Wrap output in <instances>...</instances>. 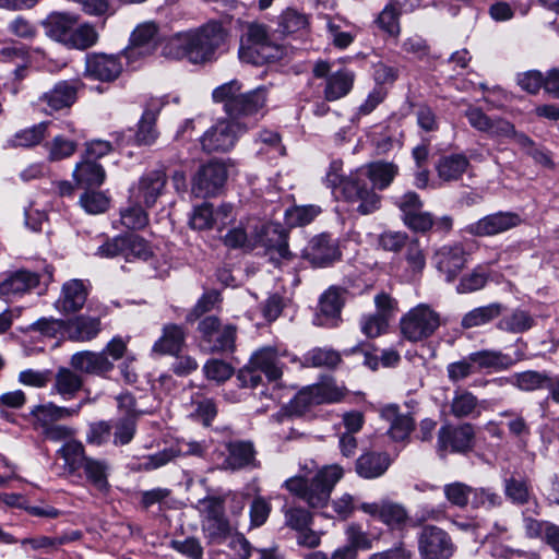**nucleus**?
<instances>
[{
    "mask_svg": "<svg viewBox=\"0 0 559 559\" xmlns=\"http://www.w3.org/2000/svg\"><path fill=\"white\" fill-rule=\"evenodd\" d=\"M226 36L221 23L210 22L197 29L174 35L164 46L163 53L171 59L187 58L192 63H204L215 59Z\"/></svg>",
    "mask_w": 559,
    "mask_h": 559,
    "instance_id": "obj_1",
    "label": "nucleus"
},
{
    "mask_svg": "<svg viewBox=\"0 0 559 559\" xmlns=\"http://www.w3.org/2000/svg\"><path fill=\"white\" fill-rule=\"evenodd\" d=\"M344 469L337 464L326 465L314 476L295 475L287 478L282 487L290 495L304 501L309 508H324L331 498L335 485L343 478Z\"/></svg>",
    "mask_w": 559,
    "mask_h": 559,
    "instance_id": "obj_2",
    "label": "nucleus"
},
{
    "mask_svg": "<svg viewBox=\"0 0 559 559\" xmlns=\"http://www.w3.org/2000/svg\"><path fill=\"white\" fill-rule=\"evenodd\" d=\"M343 163L341 160H333L330 164L329 170L325 176V183L333 191H340L345 201L349 203H357V212L361 215L373 213L380 207L381 198L372 189H369L367 183H361V173L358 170L344 176Z\"/></svg>",
    "mask_w": 559,
    "mask_h": 559,
    "instance_id": "obj_3",
    "label": "nucleus"
},
{
    "mask_svg": "<svg viewBox=\"0 0 559 559\" xmlns=\"http://www.w3.org/2000/svg\"><path fill=\"white\" fill-rule=\"evenodd\" d=\"M57 454L64 461V468L70 475L84 476L85 480L100 492L109 490L108 462L86 455L82 442L69 441L57 451Z\"/></svg>",
    "mask_w": 559,
    "mask_h": 559,
    "instance_id": "obj_4",
    "label": "nucleus"
},
{
    "mask_svg": "<svg viewBox=\"0 0 559 559\" xmlns=\"http://www.w3.org/2000/svg\"><path fill=\"white\" fill-rule=\"evenodd\" d=\"M282 56V49L272 41L265 25L251 23L241 40L239 58L247 63L263 66L276 61Z\"/></svg>",
    "mask_w": 559,
    "mask_h": 559,
    "instance_id": "obj_5",
    "label": "nucleus"
},
{
    "mask_svg": "<svg viewBox=\"0 0 559 559\" xmlns=\"http://www.w3.org/2000/svg\"><path fill=\"white\" fill-rule=\"evenodd\" d=\"M401 331L411 342H419L430 337L440 326V314L429 305L419 304L401 319Z\"/></svg>",
    "mask_w": 559,
    "mask_h": 559,
    "instance_id": "obj_6",
    "label": "nucleus"
},
{
    "mask_svg": "<svg viewBox=\"0 0 559 559\" xmlns=\"http://www.w3.org/2000/svg\"><path fill=\"white\" fill-rule=\"evenodd\" d=\"M253 123H247L231 118L222 119L211 127L201 138V145L205 152H227L233 148L242 134Z\"/></svg>",
    "mask_w": 559,
    "mask_h": 559,
    "instance_id": "obj_7",
    "label": "nucleus"
},
{
    "mask_svg": "<svg viewBox=\"0 0 559 559\" xmlns=\"http://www.w3.org/2000/svg\"><path fill=\"white\" fill-rule=\"evenodd\" d=\"M418 549L423 559H449L453 555L454 545L445 531L427 525L419 534Z\"/></svg>",
    "mask_w": 559,
    "mask_h": 559,
    "instance_id": "obj_8",
    "label": "nucleus"
},
{
    "mask_svg": "<svg viewBox=\"0 0 559 559\" xmlns=\"http://www.w3.org/2000/svg\"><path fill=\"white\" fill-rule=\"evenodd\" d=\"M227 167L224 163L211 160L197 173L192 182V192L198 198L215 195L227 179Z\"/></svg>",
    "mask_w": 559,
    "mask_h": 559,
    "instance_id": "obj_9",
    "label": "nucleus"
},
{
    "mask_svg": "<svg viewBox=\"0 0 559 559\" xmlns=\"http://www.w3.org/2000/svg\"><path fill=\"white\" fill-rule=\"evenodd\" d=\"M88 295V282L69 280L62 284L60 294L52 305L53 309L62 316L78 313L85 306Z\"/></svg>",
    "mask_w": 559,
    "mask_h": 559,
    "instance_id": "obj_10",
    "label": "nucleus"
},
{
    "mask_svg": "<svg viewBox=\"0 0 559 559\" xmlns=\"http://www.w3.org/2000/svg\"><path fill=\"white\" fill-rule=\"evenodd\" d=\"M158 26L154 22H144L135 27L130 36V44L123 50L129 63L151 56L157 47Z\"/></svg>",
    "mask_w": 559,
    "mask_h": 559,
    "instance_id": "obj_11",
    "label": "nucleus"
},
{
    "mask_svg": "<svg viewBox=\"0 0 559 559\" xmlns=\"http://www.w3.org/2000/svg\"><path fill=\"white\" fill-rule=\"evenodd\" d=\"M267 100V88L259 86L247 93H240L236 103L229 104V118L247 123H255L252 120L257 115H264V108Z\"/></svg>",
    "mask_w": 559,
    "mask_h": 559,
    "instance_id": "obj_12",
    "label": "nucleus"
},
{
    "mask_svg": "<svg viewBox=\"0 0 559 559\" xmlns=\"http://www.w3.org/2000/svg\"><path fill=\"white\" fill-rule=\"evenodd\" d=\"M40 276L38 273L20 269L4 273L0 281V296L7 301H14L38 287Z\"/></svg>",
    "mask_w": 559,
    "mask_h": 559,
    "instance_id": "obj_13",
    "label": "nucleus"
},
{
    "mask_svg": "<svg viewBox=\"0 0 559 559\" xmlns=\"http://www.w3.org/2000/svg\"><path fill=\"white\" fill-rule=\"evenodd\" d=\"M467 252L461 243H449L438 248L432 257V263L445 281L453 282L467 263Z\"/></svg>",
    "mask_w": 559,
    "mask_h": 559,
    "instance_id": "obj_14",
    "label": "nucleus"
},
{
    "mask_svg": "<svg viewBox=\"0 0 559 559\" xmlns=\"http://www.w3.org/2000/svg\"><path fill=\"white\" fill-rule=\"evenodd\" d=\"M166 183L167 176L163 170H148L130 189L131 198L142 203L145 207H152L164 193Z\"/></svg>",
    "mask_w": 559,
    "mask_h": 559,
    "instance_id": "obj_15",
    "label": "nucleus"
},
{
    "mask_svg": "<svg viewBox=\"0 0 559 559\" xmlns=\"http://www.w3.org/2000/svg\"><path fill=\"white\" fill-rule=\"evenodd\" d=\"M521 223L520 215L514 212H497L471 224L467 231L478 237L495 236L518 227Z\"/></svg>",
    "mask_w": 559,
    "mask_h": 559,
    "instance_id": "obj_16",
    "label": "nucleus"
},
{
    "mask_svg": "<svg viewBox=\"0 0 559 559\" xmlns=\"http://www.w3.org/2000/svg\"><path fill=\"white\" fill-rule=\"evenodd\" d=\"M360 510L391 528H401L408 520L406 509L401 503L391 500L365 502L360 504Z\"/></svg>",
    "mask_w": 559,
    "mask_h": 559,
    "instance_id": "obj_17",
    "label": "nucleus"
},
{
    "mask_svg": "<svg viewBox=\"0 0 559 559\" xmlns=\"http://www.w3.org/2000/svg\"><path fill=\"white\" fill-rule=\"evenodd\" d=\"M474 436V427L468 423L457 427L442 426L438 432V444L442 450L465 452L472 448Z\"/></svg>",
    "mask_w": 559,
    "mask_h": 559,
    "instance_id": "obj_18",
    "label": "nucleus"
},
{
    "mask_svg": "<svg viewBox=\"0 0 559 559\" xmlns=\"http://www.w3.org/2000/svg\"><path fill=\"white\" fill-rule=\"evenodd\" d=\"M304 257L313 265L324 267L340 258L334 240L326 234L313 237L304 250Z\"/></svg>",
    "mask_w": 559,
    "mask_h": 559,
    "instance_id": "obj_19",
    "label": "nucleus"
},
{
    "mask_svg": "<svg viewBox=\"0 0 559 559\" xmlns=\"http://www.w3.org/2000/svg\"><path fill=\"white\" fill-rule=\"evenodd\" d=\"M70 364L74 370L95 376H105L114 369V362L102 352H78Z\"/></svg>",
    "mask_w": 559,
    "mask_h": 559,
    "instance_id": "obj_20",
    "label": "nucleus"
},
{
    "mask_svg": "<svg viewBox=\"0 0 559 559\" xmlns=\"http://www.w3.org/2000/svg\"><path fill=\"white\" fill-rule=\"evenodd\" d=\"M122 71L119 58L114 55L94 53L86 59V73L99 81L116 80Z\"/></svg>",
    "mask_w": 559,
    "mask_h": 559,
    "instance_id": "obj_21",
    "label": "nucleus"
},
{
    "mask_svg": "<svg viewBox=\"0 0 559 559\" xmlns=\"http://www.w3.org/2000/svg\"><path fill=\"white\" fill-rule=\"evenodd\" d=\"M357 170L361 173V183H366L365 178H368L374 192V189L384 190L392 183L399 174V166L392 162L377 160Z\"/></svg>",
    "mask_w": 559,
    "mask_h": 559,
    "instance_id": "obj_22",
    "label": "nucleus"
},
{
    "mask_svg": "<svg viewBox=\"0 0 559 559\" xmlns=\"http://www.w3.org/2000/svg\"><path fill=\"white\" fill-rule=\"evenodd\" d=\"M391 459L385 452L366 451L355 462V471L364 479L379 478L388 471Z\"/></svg>",
    "mask_w": 559,
    "mask_h": 559,
    "instance_id": "obj_23",
    "label": "nucleus"
},
{
    "mask_svg": "<svg viewBox=\"0 0 559 559\" xmlns=\"http://www.w3.org/2000/svg\"><path fill=\"white\" fill-rule=\"evenodd\" d=\"M343 304L342 292L335 287L329 288L320 298L316 323L322 326H334L340 318Z\"/></svg>",
    "mask_w": 559,
    "mask_h": 559,
    "instance_id": "obj_24",
    "label": "nucleus"
},
{
    "mask_svg": "<svg viewBox=\"0 0 559 559\" xmlns=\"http://www.w3.org/2000/svg\"><path fill=\"white\" fill-rule=\"evenodd\" d=\"M66 324V334L69 340L75 342L92 341L102 330L99 318L84 314L68 319Z\"/></svg>",
    "mask_w": 559,
    "mask_h": 559,
    "instance_id": "obj_25",
    "label": "nucleus"
},
{
    "mask_svg": "<svg viewBox=\"0 0 559 559\" xmlns=\"http://www.w3.org/2000/svg\"><path fill=\"white\" fill-rule=\"evenodd\" d=\"M78 16L68 13H51L43 22L47 36L56 41L68 45Z\"/></svg>",
    "mask_w": 559,
    "mask_h": 559,
    "instance_id": "obj_26",
    "label": "nucleus"
},
{
    "mask_svg": "<svg viewBox=\"0 0 559 559\" xmlns=\"http://www.w3.org/2000/svg\"><path fill=\"white\" fill-rule=\"evenodd\" d=\"M355 74L348 69H340L332 72L325 80L324 99L326 102L338 100L349 94L354 86Z\"/></svg>",
    "mask_w": 559,
    "mask_h": 559,
    "instance_id": "obj_27",
    "label": "nucleus"
},
{
    "mask_svg": "<svg viewBox=\"0 0 559 559\" xmlns=\"http://www.w3.org/2000/svg\"><path fill=\"white\" fill-rule=\"evenodd\" d=\"M227 450L228 456L225 459L222 468L236 471L248 466H257L252 443L246 441L230 442Z\"/></svg>",
    "mask_w": 559,
    "mask_h": 559,
    "instance_id": "obj_28",
    "label": "nucleus"
},
{
    "mask_svg": "<svg viewBox=\"0 0 559 559\" xmlns=\"http://www.w3.org/2000/svg\"><path fill=\"white\" fill-rule=\"evenodd\" d=\"M449 414L455 418L476 417L480 415L479 401L471 391L457 388L449 402Z\"/></svg>",
    "mask_w": 559,
    "mask_h": 559,
    "instance_id": "obj_29",
    "label": "nucleus"
},
{
    "mask_svg": "<svg viewBox=\"0 0 559 559\" xmlns=\"http://www.w3.org/2000/svg\"><path fill=\"white\" fill-rule=\"evenodd\" d=\"M73 178L79 187H100L106 178L105 169L96 160L83 158L73 169Z\"/></svg>",
    "mask_w": 559,
    "mask_h": 559,
    "instance_id": "obj_30",
    "label": "nucleus"
},
{
    "mask_svg": "<svg viewBox=\"0 0 559 559\" xmlns=\"http://www.w3.org/2000/svg\"><path fill=\"white\" fill-rule=\"evenodd\" d=\"M186 342V332L178 324H166L162 336L155 342L153 350L163 355H178Z\"/></svg>",
    "mask_w": 559,
    "mask_h": 559,
    "instance_id": "obj_31",
    "label": "nucleus"
},
{
    "mask_svg": "<svg viewBox=\"0 0 559 559\" xmlns=\"http://www.w3.org/2000/svg\"><path fill=\"white\" fill-rule=\"evenodd\" d=\"M381 417L390 425L388 433L395 441L405 440L413 430L414 421L412 417L400 414L399 408L394 405L382 408Z\"/></svg>",
    "mask_w": 559,
    "mask_h": 559,
    "instance_id": "obj_32",
    "label": "nucleus"
},
{
    "mask_svg": "<svg viewBox=\"0 0 559 559\" xmlns=\"http://www.w3.org/2000/svg\"><path fill=\"white\" fill-rule=\"evenodd\" d=\"M278 356L280 354L276 348L265 347L255 352L251 356L249 364L264 373L270 381H276L283 374Z\"/></svg>",
    "mask_w": 559,
    "mask_h": 559,
    "instance_id": "obj_33",
    "label": "nucleus"
},
{
    "mask_svg": "<svg viewBox=\"0 0 559 559\" xmlns=\"http://www.w3.org/2000/svg\"><path fill=\"white\" fill-rule=\"evenodd\" d=\"M76 92L75 82L61 81L51 91L45 93L41 100L46 102L52 110H60L74 104Z\"/></svg>",
    "mask_w": 559,
    "mask_h": 559,
    "instance_id": "obj_34",
    "label": "nucleus"
},
{
    "mask_svg": "<svg viewBox=\"0 0 559 559\" xmlns=\"http://www.w3.org/2000/svg\"><path fill=\"white\" fill-rule=\"evenodd\" d=\"M83 402L79 403L75 407H62L57 406L53 403H47L45 405L34 406L29 415L35 418L37 424H56V421L76 416Z\"/></svg>",
    "mask_w": 559,
    "mask_h": 559,
    "instance_id": "obj_35",
    "label": "nucleus"
},
{
    "mask_svg": "<svg viewBox=\"0 0 559 559\" xmlns=\"http://www.w3.org/2000/svg\"><path fill=\"white\" fill-rule=\"evenodd\" d=\"M469 359L476 372L483 369L493 371L504 370L513 365V359L499 350L484 349L474 352L469 354Z\"/></svg>",
    "mask_w": 559,
    "mask_h": 559,
    "instance_id": "obj_36",
    "label": "nucleus"
},
{
    "mask_svg": "<svg viewBox=\"0 0 559 559\" xmlns=\"http://www.w3.org/2000/svg\"><path fill=\"white\" fill-rule=\"evenodd\" d=\"M469 160L464 154H450L442 156L436 166L438 177L443 181L459 180L467 170Z\"/></svg>",
    "mask_w": 559,
    "mask_h": 559,
    "instance_id": "obj_37",
    "label": "nucleus"
},
{
    "mask_svg": "<svg viewBox=\"0 0 559 559\" xmlns=\"http://www.w3.org/2000/svg\"><path fill=\"white\" fill-rule=\"evenodd\" d=\"M83 379L69 368H59L55 377L53 390L63 400H71L82 389Z\"/></svg>",
    "mask_w": 559,
    "mask_h": 559,
    "instance_id": "obj_38",
    "label": "nucleus"
},
{
    "mask_svg": "<svg viewBox=\"0 0 559 559\" xmlns=\"http://www.w3.org/2000/svg\"><path fill=\"white\" fill-rule=\"evenodd\" d=\"M274 237L267 239L270 260L278 267L293 260L294 254L288 250L287 234L284 229L272 228Z\"/></svg>",
    "mask_w": 559,
    "mask_h": 559,
    "instance_id": "obj_39",
    "label": "nucleus"
},
{
    "mask_svg": "<svg viewBox=\"0 0 559 559\" xmlns=\"http://www.w3.org/2000/svg\"><path fill=\"white\" fill-rule=\"evenodd\" d=\"M158 110L146 109L134 133V142L138 145H152L157 140L159 132L156 128Z\"/></svg>",
    "mask_w": 559,
    "mask_h": 559,
    "instance_id": "obj_40",
    "label": "nucleus"
},
{
    "mask_svg": "<svg viewBox=\"0 0 559 559\" xmlns=\"http://www.w3.org/2000/svg\"><path fill=\"white\" fill-rule=\"evenodd\" d=\"M341 360V354L337 350L328 347H316L306 353L301 365L307 368H335Z\"/></svg>",
    "mask_w": 559,
    "mask_h": 559,
    "instance_id": "obj_41",
    "label": "nucleus"
},
{
    "mask_svg": "<svg viewBox=\"0 0 559 559\" xmlns=\"http://www.w3.org/2000/svg\"><path fill=\"white\" fill-rule=\"evenodd\" d=\"M503 489L506 497L514 504H526L533 497L531 484L523 477L511 476L506 478Z\"/></svg>",
    "mask_w": 559,
    "mask_h": 559,
    "instance_id": "obj_42",
    "label": "nucleus"
},
{
    "mask_svg": "<svg viewBox=\"0 0 559 559\" xmlns=\"http://www.w3.org/2000/svg\"><path fill=\"white\" fill-rule=\"evenodd\" d=\"M309 25V16L297 9L287 8L280 15L278 26L283 34H304Z\"/></svg>",
    "mask_w": 559,
    "mask_h": 559,
    "instance_id": "obj_43",
    "label": "nucleus"
},
{
    "mask_svg": "<svg viewBox=\"0 0 559 559\" xmlns=\"http://www.w3.org/2000/svg\"><path fill=\"white\" fill-rule=\"evenodd\" d=\"M202 527L205 537L211 544H222L230 536L233 530L238 528V523L236 521L230 522L226 518L212 521H203Z\"/></svg>",
    "mask_w": 559,
    "mask_h": 559,
    "instance_id": "obj_44",
    "label": "nucleus"
},
{
    "mask_svg": "<svg viewBox=\"0 0 559 559\" xmlns=\"http://www.w3.org/2000/svg\"><path fill=\"white\" fill-rule=\"evenodd\" d=\"M501 313L500 304H491L484 307H478L466 313L462 319V325L466 329L486 324L499 317Z\"/></svg>",
    "mask_w": 559,
    "mask_h": 559,
    "instance_id": "obj_45",
    "label": "nucleus"
},
{
    "mask_svg": "<svg viewBox=\"0 0 559 559\" xmlns=\"http://www.w3.org/2000/svg\"><path fill=\"white\" fill-rule=\"evenodd\" d=\"M534 324L533 317L525 310L516 309L504 316L498 323V328L506 332L523 333Z\"/></svg>",
    "mask_w": 559,
    "mask_h": 559,
    "instance_id": "obj_46",
    "label": "nucleus"
},
{
    "mask_svg": "<svg viewBox=\"0 0 559 559\" xmlns=\"http://www.w3.org/2000/svg\"><path fill=\"white\" fill-rule=\"evenodd\" d=\"M203 346L210 352H233L235 348L236 328L234 325L219 326L217 334L211 337Z\"/></svg>",
    "mask_w": 559,
    "mask_h": 559,
    "instance_id": "obj_47",
    "label": "nucleus"
},
{
    "mask_svg": "<svg viewBox=\"0 0 559 559\" xmlns=\"http://www.w3.org/2000/svg\"><path fill=\"white\" fill-rule=\"evenodd\" d=\"M123 258L127 261L132 259L147 260L151 257V249L147 242L138 235L129 234L122 236Z\"/></svg>",
    "mask_w": 559,
    "mask_h": 559,
    "instance_id": "obj_48",
    "label": "nucleus"
},
{
    "mask_svg": "<svg viewBox=\"0 0 559 559\" xmlns=\"http://www.w3.org/2000/svg\"><path fill=\"white\" fill-rule=\"evenodd\" d=\"M110 200L105 192L86 190L80 197V205L88 214H100L108 210Z\"/></svg>",
    "mask_w": 559,
    "mask_h": 559,
    "instance_id": "obj_49",
    "label": "nucleus"
},
{
    "mask_svg": "<svg viewBox=\"0 0 559 559\" xmlns=\"http://www.w3.org/2000/svg\"><path fill=\"white\" fill-rule=\"evenodd\" d=\"M257 144H261L259 154H269L271 157L285 155V147L282 145L281 136L272 130H262L255 139Z\"/></svg>",
    "mask_w": 559,
    "mask_h": 559,
    "instance_id": "obj_50",
    "label": "nucleus"
},
{
    "mask_svg": "<svg viewBox=\"0 0 559 559\" xmlns=\"http://www.w3.org/2000/svg\"><path fill=\"white\" fill-rule=\"evenodd\" d=\"M400 4L397 2H389L380 12L377 24L388 34L397 35L400 33Z\"/></svg>",
    "mask_w": 559,
    "mask_h": 559,
    "instance_id": "obj_51",
    "label": "nucleus"
},
{
    "mask_svg": "<svg viewBox=\"0 0 559 559\" xmlns=\"http://www.w3.org/2000/svg\"><path fill=\"white\" fill-rule=\"evenodd\" d=\"M241 88L242 84L238 80H231L217 86L212 93V98L215 103H223L224 110L229 116V104L236 103Z\"/></svg>",
    "mask_w": 559,
    "mask_h": 559,
    "instance_id": "obj_52",
    "label": "nucleus"
},
{
    "mask_svg": "<svg viewBox=\"0 0 559 559\" xmlns=\"http://www.w3.org/2000/svg\"><path fill=\"white\" fill-rule=\"evenodd\" d=\"M98 40V33L95 27L88 23H84L76 28L73 27L69 47L76 49H87L94 46Z\"/></svg>",
    "mask_w": 559,
    "mask_h": 559,
    "instance_id": "obj_53",
    "label": "nucleus"
},
{
    "mask_svg": "<svg viewBox=\"0 0 559 559\" xmlns=\"http://www.w3.org/2000/svg\"><path fill=\"white\" fill-rule=\"evenodd\" d=\"M317 404L337 403L346 395L347 390L338 386L333 380L313 384Z\"/></svg>",
    "mask_w": 559,
    "mask_h": 559,
    "instance_id": "obj_54",
    "label": "nucleus"
},
{
    "mask_svg": "<svg viewBox=\"0 0 559 559\" xmlns=\"http://www.w3.org/2000/svg\"><path fill=\"white\" fill-rule=\"evenodd\" d=\"M447 500L459 508H465L472 499L473 487L461 483L454 481L447 484L443 488Z\"/></svg>",
    "mask_w": 559,
    "mask_h": 559,
    "instance_id": "obj_55",
    "label": "nucleus"
},
{
    "mask_svg": "<svg viewBox=\"0 0 559 559\" xmlns=\"http://www.w3.org/2000/svg\"><path fill=\"white\" fill-rule=\"evenodd\" d=\"M272 504L263 496H255L249 506L250 528L262 526L269 519Z\"/></svg>",
    "mask_w": 559,
    "mask_h": 559,
    "instance_id": "obj_56",
    "label": "nucleus"
},
{
    "mask_svg": "<svg viewBox=\"0 0 559 559\" xmlns=\"http://www.w3.org/2000/svg\"><path fill=\"white\" fill-rule=\"evenodd\" d=\"M502 504V497L491 488L473 487L471 506L474 509H493Z\"/></svg>",
    "mask_w": 559,
    "mask_h": 559,
    "instance_id": "obj_57",
    "label": "nucleus"
},
{
    "mask_svg": "<svg viewBox=\"0 0 559 559\" xmlns=\"http://www.w3.org/2000/svg\"><path fill=\"white\" fill-rule=\"evenodd\" d=\"M285 518V524L293 530L302 531L307 528L312 521V514L302 507L282 508Z\"/></svg>",
    "mask_w": 559,
    "mask_h": 559,
    "instance_id": "obj_58",
    "label": "nucleus"
},
{
    "mask_svg": "<svg viewBox=\"0 0 559 559\" xmlns=\"http://www.w3.org/2000/svg\"><path fill=\"white\" fill-rule=\"evenodd\" d=\"M412 238L404 231L384 230L378 237V246L389 252H400Z\"/></svg>",
    "mask_w": 559,
    "mask_h": 559,
    "instance_id": "obj_59",
    "label": "nucleus"
},
{
    "mask_svg": "<svg viewBox=\"0 0 559 559\" xmlns=\"http://www.w3.org/2000/svg\"><path fill=\"white\" fill-rule=\"evenodd\" d=\"M48 147V159L50 162H58L68 158L76 151V143L68 140L62 135H57L47 145Z\"/></svg>",
    "mask_w": 559,
    "mask_h": 559,
    "instance_id": "obj_60",
    "label": "nucleus"
},
{
    "mask_svg": "<svg viewBox=\"0 0 559 559\" xmlns=\"http://www.w3.org/2000/svg\"><path fill=\"white\" fill-rule=\"evenodd\" d=\"M548 376L538 371L527 370L524 372L515 373L513 376V383L523 391H534L540 388H546Z\"/></svg>",
    "mask_w": 559,
    "mask_h": 559,
    "instance_id": "obj_61",
    "label": "nucleus"
},
{
    "mask_svg": "<svg viewBox=\"0 0 559 559\" xmlns=\"http://www.w3.org/2000/svg\"><path fill=\"white\" fill-rule=\"evenodd\" d=\"M389 326L388 318L383 314L370 313L360 319V330L369 338H374L383 334Z\"/></svg>",
    "mask_w": 559,
    "mask_h": 559,
    "instance_id": "obj_62",
    "label": "nucleus"
},
{
    "mask_svg": "<svg viewBox=\"0 0 559 559\" xmlns=\"http://www.w3.org/2000/svg\"><path fill=\"white\" fill-rule=\"evenodd\" d=\"M320 212L317 205L295 206L286 211V219L292 226H304L311 223Z\"/></svg>",
    "mask_w": 559,
    "mask_h": 559,
    "instance_id": "obj_63",
    "label": "nucleus"
},
{
    "mask_svg": "<svg viewBox=\"0 0 559 559\" xmlns=\"http://www.w3.org/2000/svg\"><path fill=\"white\" fill-rule=\"evenodd\" d=\"M136 421L133 417H121L115 425L114 444L126 445L132 441L136 431Z\"/></svg>",
    "mask_w": 559,
    "mask_h": 559,
    "instance_id": "obj_64",
    "label": "nucleus"
}]
</instances>
